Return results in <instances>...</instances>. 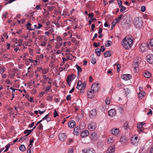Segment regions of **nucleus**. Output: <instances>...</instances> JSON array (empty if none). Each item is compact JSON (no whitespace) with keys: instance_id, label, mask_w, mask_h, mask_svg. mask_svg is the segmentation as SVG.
Returning <instances> with one entry per match:
<instances>
[{"instance_id":"b1692460","label":"nucleus","mask_w":153,"mask_h":153,"mask_svg":"<svg viewBox=\"0 0 153 153\" xmlns=\"http://www.w3.org/2000/svg\"><path fill=\"white\" fill-rule=\"evenodd\" d=\"M151 75V73L148 71H146V72H145L144 74V76L145 77L147 78H149L150 77Z\"/></svg>"},{"instance_id":"13d9d810","label":"nucleus","mask_w":153,"mask_h":153,"mask_svg":"<svg viewBox=\"0 0 153 153\" xmlns=\"http://www.w3.org/2000/svg\"><path fill=\"white\" fill-rule=\"evenodd\" d=\"M7 12H4L3 14V16L4 18H6L7 16Z\"/></svg>"},{"instance_id":"4be33fe9","label":"nucleus","mask_w":153,"mask_h":153,"mask_svg":"<svg viewBox=\"0 0 153 153\" xmlns=\"http://www.w3.org/2000/svg\"><path fill=\"white\" fill-rule=\"evenodd\" d=\"M126 137L124 135H122L120 138V141L121 143H126Z\"/></svg>"},{"instance_id":"0eeeda50","label":"nucleus","mask_w":153,"mask_h":153,"mask_svg":"<svg viewBox=\"0 0 153 153\" xmlns=\"http://www.w3.org/2000/svg\"><path fill=\"white\" fill-rule=\"evenodd\" d=\"M116 114V111L114 109H111L109 110L108 112V115L111 117L115 116Z\"/></svg>"},{"instance_id":"9b49d317","label":"nucleus","mask_w":153,"mask_h":153,"mask_svg":"<svg viewBox=\"0 0 153 153\" xmlns=\"http://www.w3.org/2000/svg\"><path fill=\"white\" fill-rule=\"evenodd\" d=\"M121 77L125 80H128L131 78V76L129 74H125L123 75Z\"/></svg>"},{"instance_id":"6e6d98bb","label":"nucleus","mask_w":153,"mask_h":153,"mask_svg":"<svg viewBox=\"0 0 153 153\" xmlns=\"http://www.w3.org/2000/svg\"><path fill=\"white\" fill-rule=\"evenodd\" d=\"M62 59L63 60L62 63H63V64H64L65 62H66L68 59H69V58L66 59L65 58H62Z\"/></svg>"},{"instance_id":"6ab92c4d","label":"nucleus","mask_w":153,"mask_h":153,"mask_svg":"<svg viewBox=\"0 0 153 153\" xmlns=\"http://www.w3.org/2000/svg\"><path fill=\"white\" fill-rule=\"evenodd\" d=\"M115 149L114 147L110 146L108 148L106 151V153H114Z\"/></svg>"},{"instance_id":"f257e3e1","label":"nucleus","mask_w":153,"mask_h":153,"mask_svg":"<svg viewBox=\"0 0 153 153\" xmlns=\"http://www.w3.org/2000/svg\"><path fill=\"white\" fill-rule=\"evenodd\" d=\"M133 42V39L132 37L126 36L122 40V45L125 49H128L132 47Z\"/></svg>"},{"instance_id":"7ed1b4c3","label":"nucleus","mask_w":153,"mask_h":153,"mask_svg":"<svg viewBox=\"0 0 153 153\" xmlns=\"http://www.w3.org/2000/svg\"><path fill=\"white\" fill-rule=\"evenodd\" d=\"M133 23L136 27L140 28L143 24L142 18L140 17L135 18L133 21Z\"/></svg>"},{"instance_id":"0e129e2a","label":"nucleus","mask_w":153,"mask_h":153,"mask_svg":"<svg viewBox=\"0 0 153 153\" xmlns=\"http://www.w3.org/2000/svg\"><path fill=\"white\" fill-rule=\"evenodd\" d=\"M100 49L101 51H102V52H104L105 50V48L104 46H102L101 47V49Z\"/></svg>"},{"instance_id":"aec40b11","label":"nucleus","mask_w":153,"mask_h":153,"mask_svg":"<svg viewBox=\"0 0 153 153\" xmlns=\"http://www.w3.org/2000/svg\"><path fill=\"white\" fill-rule=\"evenodd\" d=\"M97 137L98 135L95 132L93 133L90 136V138L92 140H96Z\"/></svg>"},{"instance_id":"f8f14e48","label":"nucleus","mask_w":153,"mask_h":153,"mask_svg":"<svg viewBox=\"0 0 153 153\" xmlns=\"http://www.w3.org/2000/svg\"><path fill=\"white\" fill-rule=\"evenodd\" d=\"M111 133L113 135H118L119 132V130L118 128H113L111 130Z\"/></svg>"},{"instance_id":"2f4dec72","label":"nucleus","mask_w":153,"mask_h":153,"mask_svg":"<svg viewBox=\"0 0 153 153\" xmlns=\"http://www.w3.org/2000/svg\"><path fill=\"white\" fill-rule=\"evenodd\" d=\"M112 44V42L109 40H108L106 41L105 43V47H108L111 45Z\"/></svg>"},{"instance_id":"a18cd8bd","label":"nucleus","mask_w":153,"mask_h":153,"mask_svg":"<svg viewBox=\"0 0 153 153\" xmlns=\"http://www.w3.org/2000/svg\"><path fill=\"white\" fill-rule=\"evenodd\" d=\"M69 66V65L68 64H66L65 65V68H62V70H64L65 71H66L67 69H68V67Z\"/></svg>"},{"instance_id":"de8ad7c7","label":"nucleus","mask_w":153,"mask_h":153,"mask_svg":"<svg viewBox=\"0 0 153 153\" xmlns=\"http://www.w3.org/2000/svg\"><path fill=\"white\" fill-rule=\"evenodd\" d=\"M118 4L119 5V7H121L122 6V1L121 0H118Z\"/></svg>"},{"instance_id":"3c124183","label":"nucleus","mask_w":153,"mask_h":153,"mask_svg":"<svg viewBox=\"0 0 153 153\" xmlns=\"http://www.w3.org/2000/svg\"><path fill=\"white\" fill-rule=\"evenodd\" d=\"M47 8L48 10L51 11H52L53 9V7L51 6H48Z\"/></svg>"},{"instance_id":"9d476101","label":"nucleus","mask_w":153,"mask_h":153,"mask_svg":"<svg viewBox=\"0 0 153 153\" xmlns=\"http://www.w3.org/2000/svg\"><path fill=\"white\" fill-rule=\"evenodd\" d=\"M96 115V110L95 109H93L90 112L89 117L91 118L95 117Z\"/></svg>"},{"instance_id":"e2e57ef3","label":"nucleus","mask_w":153,"mask_h":153,"mask_svg":"<svg viewBox=\"0 0 153 153\" xmlns=\"http://www.w3.org/2000/svg\"><path fill=\"white\" fill-rule=\"evenodd\" d=\"M48 31V32L50 34H52L53 33V32H54V31L53 30V29H50Z\"/></svg>"},{"instance_id":"393cba45","label":"nucleus","mask_w":153,"mask_h":153,"mask_svg":"<svg viewBox=\"0 0 153 153\" xmlns=\"http://www.w3.org/2000/svg\"><path fill=\"white\" fill-rule=\"evenodd\" d=\"M114 140L112 137H109L107 140V142L109 144L112 143H114Z\"/></svg>"},{"instance_id":"052dcab7","label":"nucleus","mask_w":153,"mask_h":153,"mask_svg":"<svg viewBox=\"0 0 153 153\" xmlns=\"http://www.w3.org/2000/svg\"><path fill=\"white\" fill-rule=\"evenodd\" d=\"M42 26L43 25H42L41 24L38 23V24L37 29H40L42 27Z\"/></svg>"},{"instance_id":"680f3d73","label":"nucleus","mask_w":153,"mask_h":153,"mask_svg":"<svg viewBox=\"0 0 153 153\" xmlns=\"http://www.w3.org/2000/svg\"><path fill=\"white\" fill-rule=\"evenodd\" d=\"M95 27V25L94 24H92L91 25V29L92 31H94V28Z\"/></svg>"},{"instance_id":"2eb2a0df","label":"nucleus","mask_w":153,"mask_h":153,"mask_svg":"<svg viewBox=\"0 0 153 153\" xmlns=\"http://www.w3.org/2000/svg\"><path fill=\"white\" fill-rule=\"evenodd\" d=\"M92 91H88L87 93V96L89 98H91L94 96V93Z\"/></svg>"},{"instance_id":"412c9836","label":"nucleus","mask_w":153,"mask_h":153,"mask_svg":"<svg viewBox=\"0 0 153 153\" xmlns=\"http://www.w3.org/2000/svg\"><path fill=\"white\" fill-rule=\"evenodd\" d=\"M75 76L74 75L71 74L68 76L67 80L71 82L75 78Z\"/></svg>"},{"instance_id":"8fccbe9b","label":"nucleus","mask_w":153,"mask_h":153,"mask_svg":"<svg viewBox=\"0 0 153 153\" xmlns=\"http://www.w3.org/2000/svg\"><path fill=\"white\" fill-rule=\"evenodd\" d=\"M125 90L126 95L128 94L130 92V90L128 88H126Z\"/></svg>"},{"instance_id":"1a4fd4ad","label":"nucleus","mask_w":153,"mask_h":153,"mask_svg":"<svg viewBox=\"0 0 153 153\" xmlns=\"http://www.w3.org/2000/svg\"><path fill=\"white\" fill-rule=\"evenodd\" d=\"M81 132V130L80 128L77 126L75 127L74 130V135H79Z\"/></svg>"},{"instance_id":"e433bc0d","label":"nucleus","mask_w":153,"mask_h":153,"mask_svg":"<svg viewBox=\"0 0 153 153\" xmlns=\"http://www.w3.org/2000/svg\"><path fill=\"white\" fill-rule=\"evenodd\" d=\"M86 84L85 83H82V84L81 85H80V88H78V89L79 90H81L82 89H84L86 87Z\"/></svg>"},{"instance_id":"f3484780","label":"nucleus","mask_w":153,"mask_h":153,"mask_svg":"<svg viewBox=\"0 0 153 153\" xmlns=\"http://www.w3.org/2000/svg\"><path fill=\"white\" fill-rule=\"evenodd\" d=\"M83 153H95V151L92 149H84L82 150Z\"/></svg>"},{"instance_id":"7c9ffc66","label":"nucleus","mask_w":153,"mask_h":153,"mask_svg":"<svg viewBox=\"0 0 153 153\" xmlns=\"http://www.w3.org/2000/svg\"><path fill=\"white\" fill-rule=\"evenodd\" d=\"M95 53L97 55V56H100V54L101 53V51L100 49L99 48H97L95 49Z\"/></svg>"},{"instance_id":"774afa93","label":"nucleus","mask_w":153,"mask_h":153,"mask_svg":"<svg viewBox=\"0 0 153 153\" xmlns=\"http://www.w3.org/2000/svg\"><path fill=\"white\" fill-rule=\"evenodd\" d=\"M94 46L95 47L97 48L99 46V45H98L97 43L94 42Z\"/></svg>"},{"instance_id":"864d4df0","label":"nucleus","mask_w":153,"mask_h":153,"mask_svg":"<svg viewBox=\"0 0 153 153\" xmlns=\"http://www.w3.org/2000/svg\"><path fill=\"white\" fill-rule=\"evenodd\" d=\"M91 62L93 64H95L96 62V60L95 59L92 58Z\"/></svg>"},{"instance_id":"603ef678","label":"nucleus","mask_w":153,"mask_h":153,"mask_svg":"<svg viewBox=\"0 0 153 153\" xmlns=\"http://www.w3.org/2000/svg\"><path fill=\"white\" fill-rule=\"evenodd\" d=\"M34 140V139L33 138L32 139H30L29 141L30 144L29 146H30V145H32V143H33V141Z\"/></svg>"},{"instance_id":"5fc2aeb1","label":"nucleus","mask_w":153,"mask_h":153,"mask_svg":"<svg viewBox=\"0 0 153 153\" xmlns=\"http://www.w3.org/2000/svg\"><path fill=\"white\" fill-rule=\"evenodd\" d=\"M88 16L89 18H90L91 19H92V18L94 17L93 13H89L88 14Z\"/></svg>"},{"instance_id":"4d7b16f0","label":"nucleus","mask_w":153,"mask_h":153,"mask_svg":"<svg viewBox=\"0 0 153 153\" xmlns=\"http://www.w3.org/2000/svg\"><path fill=\"white\" fill-rule=\"evenodd\" d=\"M28 100L30 102H34V101H33V98L32 97H30Z\"/></svg>"},{"instance_id":"39448f33","label":"nucleus","mask_w":153,"mask_h":153,"mask_svg":"<svg viewBox=\"0 0 153 153\" xmlns=\"http://www.w3.org/2000/svg\"><path fill=\"white\" fill-rule=\"evenodd\" d=\"M91 88L93 91L96 92L98 91L100 88L99 83L97 82L93 83L91 86Z\"/></svg>"},{"instance_id":"37998d69","label":"nucleus","mask_w":153,"mask_h":153,"mask_svg":"<svg viewBox=\"0 0 153 153\" xmlns=\"http://www.w3.org/2000/svg\"><path fill=\"white\" fill-rule=\"evenodd\" d=\"M124 127L126 129H128L129 128L128 124V123H126L124 124Z\"/></svg>"},{"instance_id":"79ce46f5","label":"nucleus","mask_w":153,"mask_h":153,"mask_svg":"<svg viewBox=\"0 0 153 153\" xmlns=\"http://www.w3.org/2000/svg\"><path fill=\"white\" fill-rule=\"evenodd\" d=\"M82 84V83L80 80H79L78 81L77 86V89L78 88H80L81 87L80 86V85H81Z\"/></svg>"},{"instance_id":"f704fd0d","label":"nucleus","mask_w":153,"mask_h":153,"mask_svg":"<svg viewBox=\"0 0 153 153\" xmlns=\"http://www.w3.org/2000/svg\"><path fill=\"white\" fill-rule=\"evenodd\" d=\"M111 102L110 99L109 97L106 98L105 100V102L107 105L110 104Z\"/></svg>"},{"instance_id":"58836bf2","label":"nucleus","mask_w":153,"mask_h":153,"mask_svg":"<svg viewBox=\"0 0 153 153\" xmlns=\"http://www.w3.org/2000/svg\"><path fill=\"white\" fill-rule=\"evenodd\" d=\"M139 63L135 62L134 61V64H133V67L135 69H136L137 68H138L139 66Z\"/></svg>"},{"instance_id":"a211bd4d","label":"nucleus","mask_w":153,"mask_h":153,"mask_svg":"<svg viewBox=\"0 0 153 153\" xmlns=\"http://www.w3.org/2000/svg\"><path fill=\"white\" fill-rule=\"evenodd\" d=\"M89 134V132L88 130H85L82 131L81 133V136L82 137H85L87 136Z\"/></svg>"},{"instance_id":"6e6552de","label":"nucleus","mask_w":153,"mask_h":153,"mask_svg":"<svg viewBox=\"0 0 153 153\" xmlns=\"http://www.w3.org/2000/svg\"><path fill=\"white\" fill-rule=\"evenodd\" d=\"M147 61L150 64L153 63V55L148 54L146 56Z\"/></svg>"},{"instance_id":"69168bd1","label":"nucleus","mask_w":153,"mask_h":153,"mask_svg":"<svg viewBox=\"0 0 153 153\" xmlns=\"http://www.w3.org/2000/svg\"><path fill=\"white\" fill-rule=\"evenodd\" d=\"M58 115V113L56 112V110H55L54 113V117H56Z\"/></svg>"},{"instance_id":"ddd939ff","label":"nucleus","mask_w":153,"mask_h":153,"mask_svg":"<svg viewBox=\"0 0 153 153\" xmlns=\"http://www.w3.org/2000/svg\"><path fill=\"white\" fill-rule=\"evenodd\" d=\"M59 138L60 140L62 141L66 139V136L65 133H60L59 135Z\"/></svg>"},{"instance_id":"09e8293b","label":"nucleus","mask_w":153,"mask_h":153,"mask_svg":"<svg viewBox=\"0 0 153 153\" xmlns=\"http://www.w3.org/2000/svg\"><path fill=\"white\" fill-rule=\"evenodd\" d=\"M141 11L142 12H144L146 10V7L144 6H142L140 8Z\"/></svg>"},{"instance_id":"5701e85b","label":"nucleus","mask_w":153,"mask_h":153,"mask_svg":"<svg viewBox=\"0 0 153 153\" xmlns=\"http://www.w3.org/2000/svg\"><path fill=\"white\" fill-rule=\"evenodd\" d=\"M145 93L143 91H140L138 94V97L140 99H142L143 97L144 96Z\"/></svg>"},{"instance_id":"dca6fc26","label":"nucleus","mask_w":153,"mask_h":153,"mask_svg":"<svg viewBox=\"0 0 153 153\" xmlns=\"http://www.w3.org/2000/svg\"><path fill=\"white\" fill-rule=\"evenodd\" d=\"M144 125V123L143 122L139 123L137 125V126L139 131L141 132H142L143 131V127Z\"/></svg>"},{"instance_id":"cd10ccee","label":"nucleus","mask_w":153,"mask_h":153,"mask_svg":"<svg viewBox=\"0 0 153 153\" xmlns=\"http://www.w3.org/2000/svg\"><path fill=\"white\" fill-rule=\"evenodd\" d=\"M32 131V130H25L24 131V133L25 134H26V135H25V137H27L31 133Z\"/></svg>"},{"instance_id":"423d86ee","label":"nucleus","mask_w":153,"mask_h":153,"mask_svg":"<svg viewBox=\"0 0 153 153\" xmlns=\"http://www.w3.org/2000/svg\"><path fill=\"white\" fill-rule=\"evenodd\" d=\"M97 127V124L94 122L89 123L88 126V129L90 131H94Z\"/></svg>"},{"instance_id":"c9c22d12","label":"nucleus","mask_w":153,"mask_h":153,"mask_svg":"<svg viewBox=\"0 0 153 153\" xmlns=\"http://www.w3.org/2000/svg\"><path fill=\"white\" fill-rule=\"evenodd\" d=\"M19 149L22 152L24 151L26 149L25 146L23 145H21L20 147L19 148Z\"/></svg>"},{"instance_id":"c85d7f7f","label":"nucleus","mask_w":153,"mask_h":153,"mask_svg":"<svg viewBox=\"0 0 153 153\" xmlns=\"http://www.w3.org/2000/svg\"><path fill=\"white\" fill-rule=\"evenodd\" d=\"M141 58L137 57L134 60V62H135L139 64L141 62Z\"/></svg>"},{"instance_id":"4468645a","label":"nucleus","mask_w":153,"mask_h":153,"mask_svg":"<svg viewBox=\"0 0 153 153\" xmlns=\"http://www.w3.org/2000/svg\"><path fill=\"white\" fill-rule=\"evenodd\" d=\"M76 125V123L75 121L74 120H71L69 121L68 124V126L69 127L71 128H74Z\"/></svg>"},{"instance_id":"ea45409f","label":"nucleus","mask_w":153,"mask_h":153,"mask_svg":"<svg viewBox=\"0 0 153 153\" xmlns=\"http://www.w3.org/2000/svg\"><path fill=\"white\" fill-rule=\"evenodd\" d=\"M4 68L3 67H0V74H2L5 71Z\"/></svg>"},{"instance_id":"473e14b6","label":"nucleus","mask_w":153,"mask_h":153,"mask_svg":"<svg viewBox=\"0 0 153 153\" xmlns=\"http://www.w3.org/2000/svg\"><path fill=\"white\" fill-rule=\"evenodd\" d=\"M123 16V15L121 14L120 15V16L116 18V20L117 23H119L120 22L121 19L122 18V16Z\"/></svg>"},{"instance_id":"c756f323","label":"nucleus","mask_w":153,"mask_h":153,"mask_svg":"<svg viewBox=\"0 0 153 153\" xmlns=\"http://www.w3.org/2000/svg\"><path fill=\"white\" fill-rule=\"evenodd\" d=\"M76 67L77 70V71H78V74H79V72L81 73L82 72V68L80 66H79L77 64L76 65Z\"/></svg>"},{"instance_id":"338daca9","label":"nucleus","mask_w":153,"mask_h":153,"mask_svg":"<svg viewBox=\"0 0 153 153\" xmlns=\"http://www.w3.org/2000/svg\"><path fill=\"white\" fill-rule=\"evenodd\" d=\"M123 84L122 83H119L117 85V87L118 88L122 87L123 86Z\"/></svg>"},{"instance_id":"a878e982","label":"nucleus","mask_w":153,"mask_h":153,"mask_svg":"<svg viewBox=\"0 0 153 153\" xmlns=\"http://www.w3.org/2000/svg\"><path fill=\"white\" fill-rule=\"evenodd\" d=\"M111 51H107L105 52L104 53V56L106 57H109L111 55Z\"/></svg>"},{"instance_id":"bf43d9fd","label":"nucleus","mask_w":153,"mask_h":153,"mask_svg":"<svg viewBox=\"0 0 153 153\" xmlns=\"http://www.w3.org/2000/svg\"><path fill=\"white\" fill-rule=\"evenodd\" d=\"M46 42L45 41L41 42V43L40 45L43 46H45L46 45Z\"/></svg>"},{"instance_id":"c03bdc74","label":"nucleus","mask_w":153,"mask_h":153,"mask_svg":"<svg viewBox=\"0 0 153 153\" xmlns=\"http://www.w3.org/2000/svg\"><path fill=\"white\" fill-rule=\"evenodd\" d=\"M11 145L10 144H8L5 147V148H6V149H5V150L4 151V152H6L9 149V148L10 147V146Z\"/></svg>"},{"instance_id":"a19ab883","label":"nucleus","mask_w":153,"mask_h":153,"mask_svg":"<svg viewBox=\"0 0 153 153\" xmlns=\"http://www.w3.org/2000/svg\"><path fill=\"white\" fill-rule=\"evenodd\" d=\"M48 71V70L47 68L43 69L42 71V73L43 74H46Z\"/></svg>"},{"instance_id":"72a5a7b5","label":"nucleus","mask_w":153,"mask_h":153,"mask_svg":"<svg viewBox=\"0 0 153 153\" xmlns=\"http://www.w3.org/2000/svg\"><path fill=\"white\" fill-rule=\"evenodd\" d=\"M56 39L57 40V41L59 42L62 41V38L60 36H57L56 37ZM59 43L60 44V45L61 46L62 44V42H60Z\"/></svg>"},{"instance_id":"49530a36","label":"nucleus","mask_w":153,"mask_h":153,"mask_svg":"<svg viewBox=\"0 0 153 153\" xmlns=\"http://www.w3.org/2000/svg\"><path fill=\"white\" fill-rule=\"evenodd\" d=\"M120 8L121 9L120 10V11L121 12H123L126 9V7L123 6L121 7Z\"/></svg>"},{"instance_id":"bb28decb","label":"nucleus","mask_w":153,"mask_h":153,"mask_svg":"<svg viewBox=\"0 0 153 153\" xmlns=\"http://www.w3.org/2000/svg\"><path fill=\"white\" fill-rule=\"evenodd\" d=\"M32 25L30 23H28L27 25H26V28L27 29L30 30H34V29H32L31 28V27Z\"/></svg>"},{"instance_id":"f03ea898","label":"nucleus","mask_w":153,"mask_h":153,"mask_svg":"<svg viewBox=\"0 0 153 153\" xmlns=\"http://www.w3.org/2000/svg\"><path fill=\"white\" fill-rule=\"evenodd\" d=\"M140 139V137L137 134L133 135L131 138V144L134 146H137L139 142Z\"/></svg>"},{"instance_id":"20e7f679","label":"nucleus","mask_w":153,"mask_h":153,"mask_svg":"<svg viewBox=\"0 0 153 153\" xmlns=\"http://www.w3.org/2000/svg\"><path fill=\"white\" fill-rule=\"evenodd\" d=\"M149 45L144 43L142 44L140 46V50L142 52H144L147 50V49L149 48Z\"/></svg>"},{"instance_id":"4c0bfd02","label":"nucleus","mask_w":153,"mask_h":153,"mask_svg":"<svg viewBox=\"0 0 153 153\" xmlns=\"http://www.w3.org/2000/svg\"><path fill=\"white\" fill-rule=\"evenodd\" d=\"M10 89L12 90V96H13V97H14V96H15V93L14 92L16 90H17V89H16L12 87H10Z\"/></svg>"}]
</instances>
